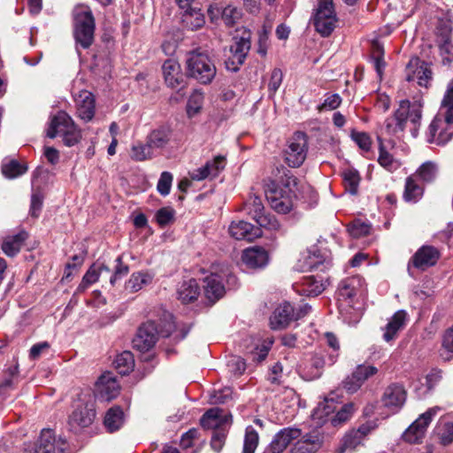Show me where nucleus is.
<instances>
[{"instance_id":"obj_25","label":"nucleus","mask_w":453,"mask_h":453,"mask_svg":"<svg viewBox=\"0 0 453 453\" xmlns=\"http://www.w3.org/2000/svg\"><path fill=\"white\" fill-rule=\"evenodd\" d=\"M78 117L84 121H90L95 115V98L88 90L81 91L75 97Z\"/></svg>"},{"instance_id":"obj_2","label":"nucleus","mask_w":453,"mask_h":453,"mask_svg":"<svg viewBox=\"0 0 453 453\" xmlns=\"http://www.w3.org/2000/svg\"><path fill=\"white\" fill-rule=\"evenodd\" d=\"M444 113L439 112L429 125L426 140L429 143L443 145L453 136V81L449 84L441 102Z\"/></svg>"},{"instance_id":"obj_9","label":"nucleus","mask_w":453,"mask_h":453,"mask_svg":"<svg viewBox=\"0 0 453 453\" xmlns=\"http://www.w3.org/2000/svg\"><path fill=\"white\" fill-rule=\"evenodd\" d=\"M47 135L50 138L61 136L64 144L67 147H72L80 142L81 130L66 112L58 111L50 121Z\"/></svg>"},{"instance_id":"obj_33","label":"nucleus","mask_w":453,"mask_h":453,"mask_svg":"<svg viewBox=\"0 0 453 453\" xmlns=\"http://www.w3.org/2000/svg\"><path fill=\"white\" fill-rule=\"evenodd\" d=\"M183 11L182 21L186 27L190 30H197L204 25V16L201 12L199 4L191 6L190 9Z\"/></svg>"},{"instance_id":"obj_17","label":"nucleus","mask_w":453,"mask_h":453,"mask_svg":"<svg viewBox=\"0 0 453 453\" xmlns=\"http://www.w3.org/2000/svg\"><path fill=\"white\" fill-rule=\"evenodd\" d=\"M432 79V71L428 65L420 61L419 58H411L406 66V80L408 81H417L421 87H426Z\"/></svg>"},{"instance_id":"obj_20","label":"nucleus","mask_w":453,"mask_h":453,"mask_svg":"<svg viewBox=\"0 0 453 453\" xmlns=\"http://www.w3.org/2000/svg\"><path fill=\"white\" fill-rule=\"evenodd\" d=\"M297 320L296 309L288 302L280 304L270 318V325L273 330H280L287 327L290 322Z\"/></svg>"},{"instance_id":"obj_6","label":"nucleus","mask_w":453,"mask_h":453,"mask_svg":"<svg viewBox=\"0 0 453 453\" xmlns=\"http://www.w3.org/2000/svg\"><path fill=\"white\" fill-rule=\"evenodd\" d=\"M297 184L295 177H288L285 188L269 180L265 185V195L271 207L279 213H288L293 207V198L296 197L292 187Z\"/></svg>"},{"instance_id":"obj_19","label":"nucleus","mask_w":453,"mask_h":453,"mask_svg":"<svg viewBox=\"0 0 453 453\" xmlns=\"http://www.w3.org/2000/svg\"><path fill=\"white\" fill-rule=\"evenodd\" d=\"M226 167V157L217 156L206 164L190 173V178L194 180H203L205 179H214L219 176L221 171Z\"/></svg>"},{"instance_id":"obj_35","label":"nucleus","mask_w":453,"mask_h":453,"mask_svg":"<svg viewBox=\"0 0 453 453\" xmlns=\"http://www.w3.org/2000/svg\"><path fill=\"white\" fill-rule=\"evenodd\" d=\"M200 288L196 280L190 279L183 281L178 288V298L183 303H188L195 301L199 296Z\"/></svg>"},{"instance_id":"obj_37","label":"nucleus","mask_w":453,"mask_h":453,"mask_svg":"<svg viewBox=\"0 0 453 453\" xmlns=\"http://www.w3.org/2000/svg\"><path fill=\"white\" fill-rule=\"evenodd\" d=\"M325 364L323 352H315L311 357L304 368L308 380H314L320 377Z\"/></svg>"},{"instance_id":"obj_10","label":"nucleus","mask_w":453,"mask_h":453,"mask_svg":"<svg viewBox=\"0 0 453 453\" xmlns=\"http://www.w3.org/2000/svg\"><path fill=\"white\" fill-rule=\"evenodd\" d=\"M337 21L333 0H318L313 17L316 31L322 36H328L336 27Z\"/></svg>"},{"instance_id":"obj_15","label":"nucleus","mask_w":453,"mask_h":453,"mask_svg":"<svg viewBox=\"0 0 453 453\" xmlns=\"http://www.w3.org/2000/svg\"><path fill=\"white\" fill-rule=\"evenodd\" d=\"M407 392L403 385L392 383L388 385L380 398L382 405L392 413L399 411L406 401Z\"/></svg>"},{"instance_id":"obj_41","label":"nucleus","mask_w":453,"mask_h":453,"mask_svg":"<svg viewBox=\"0 0 453 453\" xmlns=\"http://www.w3.org/2000/svg\"><path fill=\"white\" fill-rule=\"evenodd\" d=\"M104 424L106 429L112 433L123 425V411L119 407L111 408L105 414Z\"/></svg>"},{"instance_id":"obj_40","label":"nucleus","mask_w":453,"mask_h":453,"mask_svg":"<svg viewBox=\"0 0 453 453\" xmlns=\"http://www.w3.org/2000/svg\"><path fill=\"white\" fill-rule=\"evenodd\" d=\"M113 365L119 374L126 375L129 373L134 367L133 354L130 351H123L116 357Z\"/></svg>"},{"instance_id":"obj_55","label":"nucleus","mask_w":453,"mask_h":453,"mask_svg":"<svg viewBox=\"0 0 453 453\" xmlns=\"http://www.w3.org/2000/svg\"><path fill=\"white\" fill-rule=\"evenodd\" d=\"M256 222L259 225L260 227H264L272 231H279L280 229V222L274 215L270 213H264L256 219Z\"/></svg>"},{"instance_id":"obj_49","label":"nucleus","mask_w":453,"mask_h":453,"mask_svg":"<svg viewBox=\"0 0 453 453\" xmlns=\"http://www.w3.org/2000/svg\"><path fill=\"white\" fill-rule=\"evenodd\" d=\"M27 169V166L19 164L17 160H11L3 165L2 172L5 177L13 179L25 173Z\"/></svg>"},{"instance_id":"obj_1","label":"nucleus","mask_w":453,"mask_h":453,"mask_svg":"<svg viewBox=\"0 0 453 453\" xmlns=\"http://www.w3.org/2000/svg\"><path fill=\"white\" fill-rule=\"evenodd\" d=\"M422 117L421 106L418 104H411L408 100L401 101L398 109L394 116L386 119L380 128V136L397 135L410 126V131L413 137H417L420 120Z\"/></svg>"},{"instance_id":"obj_64","label":"nucleus","mask_w":453,"mask_h":453,"mask_svg":"<svg viewBox=\"0 0 453 453\" xmlns=\"http://www.w3.org/2000/svg\"><path fill=\"white\" fill-rule=\"evenodd\" d=\"M441 62L444 65H449L453 61V44L445 43L438 45Z\"/></svg>"},{"instance_id":"obj_29","label":"nucleus","mask_w":453,"mask_h":453,"mask_svg":"<svg viewBox=\"0 0 453 453\" xmlns=\"http://www.w3.org/2000/svg\"><path fill=\"white\" fill-rule=\"evenodd\" d=\"M172 138L173 129L169 126H160L149 134L147 142L152 150H158L165 148Z\"/></svg>"},{"instance_id":"obj_46","label":"nucleus","mask_w":453,"mask_h":453,"mask_svg":"<svg viewBox=\"0 0 453 453\" xmlns=\"http://www.w3.org/2000/svg\"><path fill=\"white\" fill-rule=\"evenodd\" d=\"M153 156V150L146 141L145 144H134L131 148L130 157L134 161H144L150 159Z\"/></svg>"},{"instance_id":"obj_8","label":"nucleus","mask_w":453,"mask_h":453,"mask_svg":"<svg viewBox=\"0 0 453 453\" xmlns=\"http://www.w3.org/2000/svg\"><path fill=\"white\" fill-rule=\"evenodd\" d=\"M166 318L169 321L160 328H157L154 321H148L141 326L133 339V347L141 352H146L154 347L158 335L162 337L170 336L175 329V325L172 321L173 316L171 314H168Z\"/></svg>"},{"instance_id":"obj_56","label":"nucleus","mask_w":453,"mask_h":453,"mask_svg":"<svg viewBox=\"0 0 453 453\" xmlns=\"http://www.w3.org/2000/svg\"><path fill=\"white\" fill-rule=\"evenodd\" d=\"M227 427L228 426H223L213 431L211 446L217 452H219L224 445L227 434Z\"/></svg>"},{"instance_id":"obj_50","label":"nucleus","mask_w":453,"mask_h":453,"mask_svg":"<svg viewBox=\"0 0 453 453\" xmlns=\"http://www.w3.org/2000/svg\"><path fill=\"white\" fill-rule=\"evenodd\" d=\"M440 355L445 360H449L453 357V326L443 335Z\"/></svg>"},{"instance_id":"obj_11","label":"nucleus","mask_w":453,"mask_h":453,"mask_svg":"<svg viewBox=\"0 0 453 453\" xmlns=\"http://www.w3.org/2000/svg\"><path fill=\"white\" fill-rule=\"evenodd\" d=\"M308 152V138L303 132H296L288 140L284 150V159L289 167H299L304 162Z\"/></svg>"},{"instance_id":"obj_5","label":"nucleus","mask_w":453,"mask_h":453,"mask_svg":"<svg viewBox=\"0 0 453 453\" xmlns=\"http://www.w3.org/2000/svg\"><path fill=\"white\" fill-rule=\"evenodd\" d=\"M186 64L188 76L201 84H210L216 76L215 63L206 51L196 50L188 52Z\"/></svg>"},{"instance_id":"obj_51","label":"nucleus","mask_w":453,"mask_h":453,"mask_svg":"<svg viewBox=\"0 0 453 453\" xmlns=\"http://www.w3.org/2000/svg\"><path fill=\"white\" fill-rule=\"evenodd\" d=\"M242 18V11L234 5L223 8L222 19L228 27L234 26Z\"/></svg>"},{"instance_id":"obj_28","label":"nucleus","mask_w":453,"mask_h":453,"mask_svg":"<svg viewBox=\"0 0 453 453\" xmlns=\"http://www.w3.org/2000/svg\"><path fill=\"white\" fill-rule=\"evenodd\" d=\"M242 260L249 268H262L268 263V254L261 247H252L243 250Z\"/></svg>"},{"instance_id":"obj_7","label":"nucleus","mask_w":453,"mask_h":453,"mask_svg":"<svg viewBox=\"0 0 453 453\" xmlns=\"http://www.w3.org/2000/svg\"><path fill=\"white\" fill-rule=\"evenodd\" d=\"M73 35L76 43L83 49H88L94 42L96 22L90 8L78 4L73 11Z\"/></svg>"},{"instance_id":"obj_43","label":"nucleus","mask_w":453,"mask_h":453,"mask_svg":"<svg viewBox=\"0 0 453 453\" xmlns=\"http://www.w3.org/2000/svg\"><path fill=\"white\" fill-rule=\"evenodd\" d=\"M243 210L248 215L256 220L264 214L265 208L261 198L258 196L252 194L245 201Z\"/></svg>"},{"instance_id":"obj_47","label":"nucleus","mask_w":453,"mask_h":453,"mask_svg":"<svg viewBox=\"0 0 453 453\" xmlns=\"http://www.w3.org/2000/svg\"><path fill=\"white\" fill-rule=\"evenodd\" d=\"M355 411L353 403H347L343 405L340 411L330 419L333 426H338L347 422Z\"/></svg>"},{"instance_id":"obj_30","label":"nucleus","mask_w":453,"mask_h":453,"mask_svg":"<svg viewBox=\"0 0 453 453\" xmlns=\"http://www.w3.org/2000/svg\"><path fill=\"white\" fill-rule=\"evenodd\" d=\"M204 295L211 303L221 298L225 293L222 284V277L216 273H211L204 279Z\"/></svg>"},{"instance_id":"obj_22","label":"nucleus","mask_w":453,"mask_h":453,"mask_svg":"<svg viewBox=\"0 0 453 453\" xmlns=\"http://www.w3.org/2000/svg\"><path fill=\"white\" fill-rule=\"evenodd\" d=\"M232 423V415L225 414L219 408L208 410L201 418L200 424L204 429H219L229 426Z\"/></svg>"},{"instance_id":"obj_42","label":"nucleus","mask_w":453,"mask_h":453,"mask_svg":"<svg viewBox=\"0 0 453 453\" xmlns=\"http://www.w3.org/2000/svg\"><path fill=\"white\" fill-rule=\"evenodd\" d=\"M438 173L437 165L432 161L423 163L413 175L424 183H429L435 180Z\"/></svg>"},{"instance_id":"obj_14","label":"nucleus","mask_w":453,"mask_h":453,"mask_svg":"<svg viewBox=\"0 0 453 453\" xmlns=\"http://www.w3.org/2000/svg\"><path fill=\"white\" fill-rule=\"evenodd\" d=\"M250 35L235 37L234 43L230 46L231 56L226 60L225 65L227 70L236 72L244 63V60L250 50Z\"/></svg>"},{"instance_id":"obj_57","label":"nucleus","mask_w":453,"mask_h":453,"mask_svg":"<svg viewBox=\"0 0 453 453\" xmlns=\"http://www.w3.org/2000/svg\"><path fill=\"white\" fill-rule=\"evenodd\" d=\"M175 211L173 208L164 207L159 209L156 213V220L157 224L164 227L173 221Z\"/></svg>"},{"instance_id":"obj_44","label":"nucleus","mask_w":453,"mask_h":453,"mask_svg":"<svg viewBox=\"0 0 453 453\" xmlns=\"http://www.w3.org/2000/svg\"><path fill=\"white\" fill-rule=\"evenodd\" d=\"M345 189L351 195L357 194L361 177L358 172L353 168H347L342 173Z\"/></svg>"},{"instance_id":"obj_16","label":"nucleus","mask_w":453,"mask_h":453,"mask_svg":"<svg viewBox=\"0 0 453 453\" xmlns=\"http://www.w3.org/2000/svg\"><path fill=\"white\" fill-rule=\"evenodd\" d=\"M34 453H69L66 450V442L61 439H56L51 429H43L38 440Z\"/></svg>"},{"instance_id":"obj_21","label":"nucleus","mask_w":453,"mask_h":453,"mask_svg":"<svg viewBox=\"0 0 453 453\" xmlns=\"http://www.w3.org/2000/svg\"><path fill=\"white\" fill-rule=\"evenodd\" d=\"M228 232L233 238L248 242H252L262 235L260 227L244 220L233 221L229 226Z\"/></svg>"},{"instance_id":"obj_38","label":"nucleus","mask_w":453,"mask_h":453,"mask_svg":"<svg viewBox=\"0 0 453 453\" xmlns=\"http://www.w3.org/2000/svg\"><path fill=\"white\" fill-rule=\"evenodd\" d=\"M152 275L145 272L134 273L130 279L126 282V289L131 293L141 290L144 286L150 284Z\"/></svg>"},{"instance_id":"obj_39","label":"nucleus","mask_w":453,"mask_h":453,"mask_svg":"<svg viewBox=\"0 0 453 453\" xmlns=\"http://www.w3.org/2000/svg\"><path fill=\"white\" fill-rule=\"evenodd\" d=\"M380 155L378 158L379 164L388 172H395L400 168L401 163L395 159L384 148L383 141L378 136Z\"/></svg>"},{"instance_id":"obj_52","label":"nucleus","mask_w":453,"mask_h":453,"mask_svg":"<svg viewBox=\"0 0 453 453\" xmlns=\"http://www.w3.org/2000/svg\"><path fill=\"white\" fill-rule=\"evenodd\" d=\"M115 262L116 265L114 267V272L110 276V283L112 286H114L118 280L127 276L129 273V266L123 263L121 256H119Z\"/></svg>"},{"instance_id":"obj_54","label":"nucleus","mask_w":453,"mask_h":453,"mask_svg":"<svg viewBox=\"0 0 453 453\" xmlns=\"http://www.w3.org/2000/svg\"><path fill=\"white\" fill-rule=\"evenodd\" d=\"M371 226L361 220H355L349 226L348 231L354 238H359L367 235L370 233Z\"/></svg>"},{"instance_id":"obj_24","label":"nucleus","mask_w":453,"mask_h":453,"mask_svg":"<svg viewBox=\"0 0 453 453\" xmlns=\"http://www.w3.org/2000/svg\"><path fill=\"white\" fill-rule=\"evenodd\" d=\"M301 436V430L295 427H286L278 432L271 444L272 453H282L287 447L296 439Z\"/></svg>"},{"instance_id":"obj_61","label":"nucleus","mask_w":453,"mask_h":453,"mask_svg":"<svg viewBox=\"0 0 453 453\" xmlns=\"http://www.w3.org/2000/svg\"><path fill=\"white\" fill-rule=\"evenodd\" d=\"M351 138L361 150L365 151L370 150L372 140L368 134L365 132H352Z\"/></svg>"},{"instance_id":"obj_48","label":"nucleus","mask_w":453,"mask_h":453,"mask_svg":"<svg viewBox=\"0 0 453 453\" xmlns=\"http://www.w3.org/2000/svg\"><path fill=\"white\" fill-rule=\"evenodd\" d=\"M257 444L258 434L250 426L246 428L242 453H254Z\"/></svg>"},{"instance_id":"obj_53","label":"nucleus","mask_w":453,"mask_h":453,"mask_svg":"<svg viewBox=\"0 0 453 453\" xmlns=\"http://www.w3.org/2000/svg\"><path fill=\"white\" fill-rule=\"evenodd\" d=\"M203 95L200 91H194L189 96L187 104V111L189 116H194L202 108Z\"/></svg>"},{"instance_id":"obj_36","label":"nucleus","mask_w":453,"mask_h":453,"mask_svg":"<svg viewBox=\"0 0 453 453\" xmlns=\"http://www.w3.org/2000/svg\"><path fill=\"white\" fill-rule=\"evenodd\" d=\"M27 237L28 234L25 231H21L12 236L6 237L2 245L3 251L9 257L15 256L19 251Z\"/></svg>"},{"instance_id":"obj_12","label":"nucleus","mask_w":453,"mask_h":453,"mask_svg":"<svg viewBox=\"0 0 453 453\" xmlns=\"http://www.w3.org/2000/svg\"><path fill=\"white\" fill-rule=\"evenodd\" d=\"M440 410L439 407L431 408L421 414L403 434L402 438L409 443H420L425 436L426 428L433 418Z\"/></svg>"},{"instance_id":"obj_60","label":"nucleus","mask_w":453,"mask_h":453,"mask_svg":"<svg viewBox=\"0 0 453 453\" xmlns=\"http://www.w3.org/2000/svg\"><path fill=\"white\" fill-rule=\"evenodd\" d=\"M441 443L449 445L453 441V423L447 422L438 428Z\"/></svg>"},{"instance_id":"obj_34","label":"nucleus","mask_w":453,"mask_h":453,"mask_svg":"<svg viewBox=\"0 0 453 453\" xmlns=\"http://www.w3.org/2000/svg\"><path fill=\"white\" fill-rule=\"evenodd\" d=\"M424 193V187L413 174L406 178L403 198L406 202L417 203Z\"/></svg>"},{"instance_id":"obj_63","label":"nucleus","mask_w":453,"mask_h":453,"mask_svg":"<svg viewBox=\"0 0 453 453\" xmlns=\"http://www.w3.org/2000/svg\"><path fill=\"white\" fill-rule=\"evenodd\" d=\"M342 104V97L338 94H332L326 96L324 103L319 106V111H334Z\"/></svg>"},{"instance_id":"obj_13","label":"nucleus","mask_w":453,"mask_h":453,"mask_svg":"<svg viewBox=\"0 0 453 453\" xmlns=\"http://www.w3.org/2000/svg\"><path fill=\"white\" fill-rule=\"evenodd\" d=\"M439 257L440 253L437 249L433 246H422L408 262L407 271L409 275L414 276L413 268L425 271L428 267L434 265Z\"/></svg>"},{"instance_id":"obj_26","label":"nucleus","mask_w":453,"mask_h":453,"mask_svg":"<svg viewBox=\"0 0 453 453\" xmlns=\"http://www.w3.org/2000/svg\"><path fill=\"white\" fill-rule=\"evenodd\" d=\"M407 321V313L403 310H399L388 319V322L383 328L382 338L385 342H390L396 339L400 331H402Z\"/></svg>"},{"instance_id":"obj_23","label":"nucleus","mask_w":453,"mask_h":453,"mask_svg":"<svg viewBox=\"0 0 453 453\" xmlns=\"http://www.w3.org/2000/svg\"><path fill=\"white\" fill-rule=\"evenodd\" d=\"M323 444V435L317 430L303 435L294 445L292 453H316Z\"/></svg>"},{"instance_id":"obj_27","label":"nucleus","mask_w":453,"mask_h":453,"mask_svg":"<svg viewBox=\"0 0 453 453\" xmlns=\"http://www.w3.org/2000/svg\"><path fill=\"white\" fill-rule=\"evenodd\" d=\"M162 72L165 82L172 88H178L184 81L180 65L175 59L165 60L162 65Z\"/></svg>"},{"instance_id":"obj_58","label":"nucleus","mask_w":453,"mask_h":453,"mask_svg":"<svg viewBox=\"0 0 453 453\" xmlns=\"http://www.w3.org/2000/svg\"><path fill=\"white\" fill-rule=\"evenodd\" d=\"M228 371L234 375H241L246 370V364L241 357L233 356L227 360Z\"/></svg>"},{"instance_id":"obj_32","label":"nucleus","mask_w":453,"mask_h":453,"mask_svg":"<svg viewBox=\"0 0 453 453\" xmlns=\"http://www.w3.org/2000/svg\"><path fill=\"white\" fill-rule=\"evenodd\" d=\"M297 291L305 296H319L325 289V284L322 278L317 276H307L297 286Z\"/></svg>"},{"instance_id":"obj_3","label":"nucleus","mask_w":453,"mask_h":453,"mask_svg":"<svg viewBox=\"0 0 453 453\" xmlns=\"http://www.w3.org/2000/svg\"><path fill=\"white\" fill-rule=\"evenodd\" d=\"M364 283L362 277L352 276L342 280L338 286V310L342 319L348 324L357 323L359 319V313L354 309V298L357 293L364 287Z\"/></svg>"},{"instance_id":"obj_62","label":"nucleus","mask_w":453,"mask_h":453,"mask_svg":"<svg viewBox=\"0 0 453 453\" xmlns=\"http://www.w3.org/2000/svg\"><path fill=\"white\" fill-rule=\"evenodd\" d=\"M173 181V175L169 172H163L157 182V191L162 196L169 194Z\"/></svg>"},{"instance_id":"obj_31","label":"nucleus","mask_w":453,"mask_h":453,"mask_svg":"<svg viewBox=\"0 0 453 453\" xmlns=\"http://www.w3.org/2000/svg\"><path fill=\"white\" fill-rule=\"evenodd\" d=\"M110 273V268L103 263H94L84 274L77 288L78 292H84L91 284L96 282L100 275Z\"/></svg>"},{"instance_id":"obj_45","label":"nucleus","mask_w":453,"mask_h":453,"mask_svg":"<svg viewBox=\"0 0 453 453\" xmlns=\"http://www.w3.org/2000/svg\"><path fill=\"white\" fill-rule=\"evenodd\" d=\"M363 438L356 430H351L342 439V445L335 450L334 453H343L347 449H354L363 441Z\"/></svg>"},{"instance_id":"obj_4","label":"nucleus","mask_w":453,"mask_h":453,"mask_svg":"<svg viewBox=\"0 0 453 453\" xmlns=\"http://www.w3.org/2000/svg\"><path fill=\"white\" fill-rule=\"evenodd\" d=\"M96 418L95 395L90 389L81 391L74 402L73 411L68 418L70 430L80 433L88 427Z\"/></svg>"},{"instance_id":"obj_59","label":"nucleus","mask_w":453,"mask_h":453,"mask_svg":"<svg viewBox=\"0 0 453 453\" xmlns=\"http://www.w3.org/2000/svg\"><path fill=\"white\" fill-rule=\"evenodd\" d=\"M377 372L378 369L373 365H359L354 371V373L358 380L364 384L365 380L376 374Z\"/></svg>"},{"instance_id":"obj_18","label":"nucleus","mask_w":453,"mask_h":453,"mask_svg":"<svg viewBox=\"0 0 453 453\" xmlns=\"http://www.w3.org/2000/svg\"><path fill=\"white\" fill-rule=\"evenodd\" d=\"M120 387L111 372L103 374L96 384V395L101 401L110 402L119 394Z\"/></svg>"}]
</instances>
